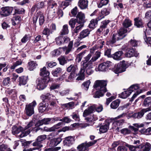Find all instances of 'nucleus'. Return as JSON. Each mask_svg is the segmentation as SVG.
Segmentation results:
<instances>
[{
	"label": "nucleus",
	"instance_id": "nucleus-3",
	"mask_svg": "<svg viewBox=\"0 0 151 151\" xmlns=\"http://www.w3.org/2000/svg\"><path fill=\"white\" fill-rule=\"evenodd\" d=\"M46 136L45 135H43L38 137L37 141L33 144V145L35 147L31 149V151L37 150H42L41 148L42 147V145L40 144V142L46 139Z\"/></svg>",
	"mask_w": 151,
	"mask_h": 151
},
{
	"label": "nucleus",
	"instance_id": "nucleus-46",
	"mask_svg": "<svg viewBox=\"0 0 151 151\" xmlns=\"http://www.w3.org/2000/svg\"><path fill=\"white\" fill-rule=\"evenodd\" d=\"M151 103V97H148L145 99L143 105L145 106H148Z\"/></svg>",
	"mask_w": 151,
	"mask_h": 151
},
{
	"label": "nucleus",
	"instance_id": "nucleus-39",
	"mask_svg": "<svg viewBox=\"0 0 151 151\" xmlns=\"http://www.w3.org/2000/svg\"><path fill=\"white\" fill-rule=\"evenodd\" d=\"M131 93V91H129L128 89L122 92L120 95V97L122 99H125L129 96Z\"/></svg>",
	"mask_w": 151,
	"mask_h": 151
},
{
	"label": "nucleus",
	"instance_id": "nucleus-25",
	"mask_svg": "<svg viewBox=\"0 0 151 151\" xmlns=\"http://www.w3.org/2000/svg\"><path fill=\"white\" fill-rule=\"evenodd\" d=\"M86 50H85L83 52H82L77 55L76 61V62L79 63L81 61L82 58L86 57Z\"/></svg>",
	"mask_w": 151,
	"mask_h": 151
},
{
	"label": "nucleus",
	"instance_id": "nucleus-26",
	"mask_svg": "<svg viewBox=\"0 0 151 151\" xmlns=\"http://www.w3.org/2000/svg\"><path fill=\"white\" fill-rule=\"evenodd\" d=\"M134 25L138 27H143V23L142 19L139 17H137L134 19Z\"/></svg>",
	"mask_w": 151,
	"mask_h": 151
},
{
	"label": "nucleus",
	"instance_id": "nucleus-8",
	"mask_svg": "<svg viewBox=\"0 0 151 151\" xmlns=\"http://www.w3.org/2000/svg\"><path fill=\"white\" fill-rule=\"evenodd\" d=\"M128 89L129 91H131V93L133 91L135 92L132 98V101H133L137 95L142 92V91L139 89V86L137 84L132 85Z\"/></svg>",
	"mask_w": 151,
	"mask_h": 151
},
{
	"label": "nucleus",
	"instance_id": "nucleus-50",
	"mask_svg": "<svg viewBox=\"0 0 151 151\" xmlns=\"http://www.w3.org/2000/svg\"><path fill=\"white\" fill-rule=\"evenodd\" d=\"M10 148L7 145L2 144L0 146V151H10Z\"/></svg>",
	"mask_w": 151,
	"mask_h": 151
},
{
	"label": "nucleus",
	"instance_id": "nucleus-21",
	"mask_svg": "<svg viewBox=\"0 0 151 151\" xmlns=\"http://www.w3.org/2000/svg\"><path fill=\"white\" fill-rule=\"evenodd\" d=\"M90 34V31L88 29L83 30L80 32L78 37V38L80 40L88 36Z\"/></svg>",
	"mask_w": 151,
	"mask_h": 151
},
{
	"label": "nucleus",
	"instance_id": "nucleus-42",
	"mask_svg": "<svg viewBox=\"0 0 151 151\" xmlns=\"http://www.w3.org/2000/svg\"><path fill=\"white\" fill-rule=\"evenodd\" d=\"M38 18H39V23L40 25H42L44 22V19L43 14L41 12L37 13Z\"/></svg>",
	"mask_w": 151,
	"mask_h": 151
},
{
	"label": "nucleus",
	"instance_id": "nucleus-61",
	"mask_svg": "<svg viewBox=\"0 0 151 151\" xmlns=\"http://www.w3.org/2000/svg\"><path fill=\"white\" fill-rule=\"evenodd\" d=\"M72 117L76 121H79L80 120L79 116L78 114L73 113L72 115Z\"/></svg>",
	"mask_w": 151,
	"mask_h": 151
},
{
	"label": "nucleus",
	"instance_id": "nucleus-28",
	"mask_svg": "<svg viewBox=\"0 0 151 151\" xmlns=\"http://www.w3.org/2000/svg\"><path fill=\"white\" fill-rule=\"evenodd\" d=\"M49 75L50 72L46 70V68L45 67H44L41 69L40 75L43 76V78H46V77L49 76Z\"/></svg>",
	"mask_w": 151,
	"mask_h": 151
},
{
	"label": "nucleus",
	"instance_id": "nucleus-55",
	"mask_svg": "<svg viewBox=\"0 0 151 151\" xmlns=\"http://www.w3.org/2000/svg\"><path fill=\"white\" fill-rule=\"evenodd\" d=\"M110 13V10L109 9L104 8L102 9L101 12L102 15H103L104 16L108 15Z\"/></svg>",
	"mask_w": 151,
	"mask_h": 151
},
{
	"label": "nucleus",
	"instance_id": "nucleus-51",
	"mask_svg": "<svg viewBox=\"0 0 151 151\" xmlns=\"http://www.w3.org/2000/svg\"><path fill=\"white\" fill-rule=\"evenodd\" d=\"M93 106H95V107L93 109V111L96 110V111L98 112H101L103 109V106L101 105H93Z\"/></svg>",
	"mask_w": 151,
	"mask_h": 151
},
{
	"label": "nucleus",
	"instance_id": "nucleus-60",
	"mask_svg": "<svg viewBox=\"0 0 151 151\" xmlns=\"http://www.w3.org/2000/svg\"><path fill=\"white\" fill-rule=\"evenodd\" d=\"M110 21L108 20H106L103 21L101 23V26L105 28L106 27L107 25L110 22Z\"/></svg>",
	"mask_w": 151,
	"mask_h": 151
},
{
	"label": "nucleus",
	"instance_id": "nucleus-15",
	"mask_svg": "<svg viewBox=\"0 0 151 151\" xmlns=\"http://www.w3.org/2000/svg\"><path fill=\"white\" fill-rule=\"evenodd\" d=\"M84 14L81 12H79L76 16V20L79 23H83L85 22Z\"/></svg>",
	"mask_w": 151,
	"mask_h": 151
},
{
	"label": "nucleus",
	"instance_id": "nucleus-62",
	"mask_svg": "<svg viewBox=\"0 0 151 151\" xmlns=\"http://www.w3.org/2000/svg\"><path fill=\"white\" fill-rule=\"evenodd\" d=\"M90 84V82L89 81H88L86 82H84L83 83V85L85 87V89L86 90H87Z\"/></svg>",
	"mask_w": 151,
	"mask_h": 151
},
{
	"label": "nucleus",
	"instance_id": "nucleus-40",
	"mask_svg": "<svg viewBox=\"0 0 151 151\" xmlns=\"http://www.w3.org/2000/svg\"><path fill=\"white\" fill-rule=\"evenodd\" d=\"M98 21L96 19H92L90 22L89 24V27L90 28H94L97 25Z\"/></svg>",
	"mask_w": 151,
	"mask_h": 151
},
{
	"label": "nucleus",
	"instance_id": "nucleus-54",
	"mask_svg": "<svg viewBox=\"0 0 151 151\" xmlns=\"http://www.w3.org/2000/svg\"><path fill=\"white\" fill-rule=\"evenodd\" d=\"M109 2V0H101L100 3L98 4V7L101 8L103 6L107 5Z\"/></svg>",
	"mask_w": 151,
	"mask_h": 151
},
{
	"label": "nucleus",
	"instance_id": "nucleus-24",
	"mask_svg": "<svg viewBox=\"0 0 151 151\" xmlns=\"http://www.w3.org/2000/svg\"><path fill=\"white\" fill-rule=\"evenodd\" d=\"M95 107V106H92L88 107L87 109H86L83 113V116L85 117L92 113L93 111V109Z\"/></svg>",
	"mask_w": 151,
	"mask_h": 151
},
{
	"label": "nucleus",
	"instance_id": "nucleus-48",
	"mask_svg": "<svg viewBox=\"0 0 151 151\" xmlns=\"http://www.w3.org/2000/svg\"><path fill=\"white\" fill-rule=\"evenodd\" d=\"M127 32V28H121L119 31L118 34L123 37L124 38L125 36L124 34L126 33Z\"/></svg>",
	"mask_w": 151,
	"mask_h": 151
},
{
	"label": "nucleus",
	"instance_id": "nucleus-14",
	"mask_svg": "<svg viewBox=\"0 0 151 151\" xmlns=\"http://www.w3.org/2000/svg\"><path fill=\"white\" fill-rule=\"evenodd\" d=\"M74 141V137L73 136L66 137L64 141V145L68 146H70L73 143Z\"/></svg>",
	"mask_w": 151,
	"mask_h": 151
},
{
	"label": "nucleus",
	"instance_id": "nucleus-47",
	"mask_svg": "<svg viewBox=\"0 0 151 151\" xmlns=\"http://www.w3.org/2000/svg\"><path fill=\"white\" fill-rule=\"evenodd\" d=\"M62 141V139L60 137L54 138L52 139L51 142L54 144V145L56 146L59 144Z\"/></svg>",
	"mask_w": 151,
	"mask_h": 151
},
{
	"label": "nucleus",
	"instance_id": "nucleus-1",
	"mask_svg": "<svg viewBox=\"0 0 151 151\" xmlns=\"http://www.w3.org/2000/svg\"><path fill=\"white\" fill-rule=\"evenodd\" d=\"M107 81L104 80H97L95 83L93 87L97 91L93 96L96 98H99L103 96L105 92L107 91L106 88Z\"/></svg>",
	"mask_w": 151,
	"mask_h": 151
},
{
	"label": "nucleus",
	"instance_id": "nucleus-20",
	"mask_svg": "<svg viewBox=\"0 0 151 151\" xmlns=\"http://www.w3.org/2000/svg\"><path fill=\"white\" fill-rule=\"evenodd\" d=\"M51 121V118H44L43 119L38 121L35 125L36 127H39L43 124H48Z\"/></svg>",
	"mask_w": 151,
	"mask_h": 151
},
{
	"label": "nucleus",
	"instance_id": "nucleus-9",
	"mask_svg": "<svg viewBox=\"0 0 151 151\" xmlns=\"http://www.w3.org/2000/svg\"><path fill=\"white\" fill-rule=\"evenodd\" d=\"M111 63L107 61L100 64L97 68H96V71L104 72L106 71L108 69L109 67L111 65Z\"/></svg>",
	"mask_w": 151,
	"mask_h": 151
},
{
	"label": "nucleus",
	"instance_id": "nucleus-31",
	"mask_svg": "<svg viewBox=\"0 0 151 151\" xmlns=\"http://www.w3.org/2000/svg\"><path fill=\"white\" fill-rule=\"evenodd\" d=\"M123 52L121 51H119L115 52L113 55V58L116 60H120L122 59V55Z\"/></svg>",
	"mask_w": 151,
	"mask_h": 151
},
{
	"label": "nucleus",
	"instance_id": "nucleus-41",
	"mask_svg": "<svg viewBox=\"0 0 151 151\" xmlns=\"http://www.w3.org/2000/svg\"><path fill=\"white\" fill-rule=\"evenodd\" d=\"M21 20V18L19 16L14 17L12 20L13 25H15L18 24L19 23Z\"/></svg>",
	"mask_w": 151,
	"mask_h": 151
},
{
	"label": "nucleus",
	"instance_id": "nucleus-17",
	"mask_svg": "<svg viewBox=\"0 0 151 151\" xmlns=\"http://www.w3.org/2000/svg\"><path fill=\"white\" fill-rule=\"evenodd\" d=\"M2 14L5 16H7L12 13L13 8L12 7H5L2 8Z\"/></svg>",
	"mask_w": 151,
	"mask_h": 151
},
{
	"label": "nucleus",
	"instance_id": "nucleus-23",
	"mask_svg": "<svg viewBox=\"0 0 151 151\" xmlns=\"http://www.w3.org/2000/svg\"><path fill=\"white\" fill-rule=\"evenodd\" d=\"M123 38V37L120 35L118 33H116L113 35L112 39L111 42L114 43L116 42V41L122 39Z\"/></svg>",
	"mask_w": 151,
	"mask_h": 151
},
{
	"label": "nucleus",
	"instance_id": "nucleus-2",
	"mask_svg": "<svg viewBox=\"0 0 151 151\" xmlns=\"http://www.w3.org/2000/svg\"><path fill=\"white\" fill-rule=\"evenodd\" d=\"M88 61H86L85 59L83 60L82 62L83 63L81 66V68L78 73V76L76 80H83L85 78V70L87 68H89L91 69L93 68V62L95 61L91 60L88 62Z\"/></svg>",
	"mask_w": 151,
	"mask_h": 151
},
{
	"label": "nucleus",
	"instance_id": "nucleus-34",
	"mask_svg": "<svg viewBox=\"0 0 151 151\" xmlns=\"http://www.w3.org/2000/svg\"><path fill=\"white\" fill-rule=\"evenodd\" d=\"M22 130V128L21 127H17L15 126H13L12 128V133L13 134H18Z\"/></svg>",
	"mask_w": 151,
	"mask_h": 151
},
{
	"label": "nucleus",
	"instance_id": "nucleus-53",
	"mask_svg": "<svg viewBox=\"0 0 151 151\" xmlns=\"http://www.w3.org/2000/svg\"><path fill=\"white\" fill-rule=\"evenodd\" d=\"M50 33H52V31H50L49 29L46 27L45 28L42 32V34L47 35V37Z\"/></svg>",
	"mask_w": 151,
	"mask_h": 151
},
{
	"label": "nucleus",
	"instance_id": "nucleus-44",
	"mask_svg": "<svg viewBox=\"0 0 151 151\" xmlns=\"http://www.w3.org/2000/svg\"><path fill=\"white\" fill-rule=\"evenodd\" d=\"M132 24L131 21L127 18L124 20L123 23V25L126 28L130 27Z\"/></svg>",
	"mask_w": 151,
	"mask_h": 151
},
{
	"label": "nucleus",
	"instance_id": "nucleus-43",
	"mask_svg": "<svg viewBox=\"0 0 151 151\" xmlns=\"http://www.w3.org/2000/svg\"><path fill=\"white\" fill-rule=\"evenodd\" d=\"M29 70H33L36 68L37 65L34 61H31L29 62Z\"/></svg>",
	"mask_w": 151,
	"mask_h": 151
},
{
	"label": "nucleus",
	"instance_id": "nucleus-32",
	"mask_svg": "<svg viewBox=\"0 0 151 151\" xmlns=\"http://www.w3.org/2000/svg\"><path fill=\"white\" fill-rule=\"evenodd\" d=\"M83 27V24L79 23L76 26V27L73 31V34H77L81 30Z\"/></svg>",
	"mask_w": 151,
	"mask_h": 151
},
{
	"label": "nucleus",
	"instance_id": "nucleus-56",
	"mask_svg": "<svg viewBox=\"0 0 151 151\" xmlns=\"http://www.w3.org/2000/svg\"><path fill=\"white\" fill-rule=\"evenodd\" d=\"M77 76L76 73L71 72L68 77V79L70 81H73Z\"/></svg>",
	"mask_w": 151,
	"mask_h": 151
},
{
	"label": "nucleus",
	"instance_id": "nucleus-64",
	"mask_svg": "<svg viewBox=\"0 0 151 151\" xmlns=\"http://www.w3.org/2000/svg\"><path fill=\"white\" fill-rule=\"evenodd\" d=\"M145 18L148 19H151V10L147 11L145 14Z\"/></svg>",
	"mask_w": 151,
	"mask_h": 151
},
{
	"label": "nucleus",
	"instance_id": "nucleus-45",
	"mask_svg": "<svg viewBox=\"0 0 151 151\" xmlns=\"http://www.w3.org/2000/svg\"><path fill=\"white\" fill-rule=\"evenodd\" d=\"M60 64L61 65H64L67 63V60L64 56H61L58 58Z\"/></svg>",
	"mask_w": 151,
	"mask_h": 151
},
{
	"label": "nucleus",
	"instance_id": "nucleus-12",
	"mask_svg": "<svg viewBox=\"0 0 151 151\" xmlns=\"http://www.w3.org/2000/svg\"><path fill=\"white\" fill-rule=\"evenodd\" d=\"M62 124V122H59L50 128L45 127L44 128V131L46 132L54 131L56 130L59 129Z\"/></svg>",
	"mask_w": 151,
	"mask_h": 151
},
{
	"label": "nucleus",
	"instance_id": "nucleus-38",
	"mask_svg": "<svg viewBox=\"0 0 151 151\" xmlns=\"http://www.w3.org/2000/svg\"><path fill=\"white\" fill-rule=\"evenodd\" d=\"M27 77L25 76H22L19 78V84L24 85L27 83Z\"/></svg>",
	"mask_w": 151,
	"mask_h": 151
},
{
	"label": "nucleus",
	"instance_id": "nucleus-36",
	"mask_svg": "<svg viewBox=\"0 0 151 151\" xmlns=\"http://www.w3.org/2000/svg\"><path fill=\"white\" fill-rule=\"evenodd\" d=\"M78 68L77 66L74 65H71L69 66L67 69V71L68 72H71L76 73V71L78 70Z\"/></svg>",
	"mask_w": 151,
	"mask_h": 151
},
{
	"label": "nucleus",
	"instance_id": "nucleus-4",
	"mask_svg": "<svg viewBox=\"0 0 151 151\" xmlns=\"http://www.w3.org/2000/svg\"><path fill=\"white\" fill-rule=\"evenodd\" d=\"M128 67L127 64L125 61L123 60L118 63L115 67L114 71L116 73H118L125 71L126 69Z\"/></svg>",
	"mask_w": 151,
	"mask_h": 151
},
{
	"label": "nucleus",
	"instance_id": "nucleus-11",
	"mask_svg": "<svg viewBox=\"0 0 151 151\" xmlns=\"http://www.w3.org/2000/svg\"><path fill=\"white\" fill-rule=\"evenodd\" d=\"M69 39L68 37L60 36L55 38L57 44L59 45L65 43H67L69 41Z\"/></svg>",
	"mask_w": 151,
	"mask_h": 151
},
{
	"label": "nucleus",
	"instance_id": "nucleus-33",
	"mask_svg": "<svg viewBox=\"0 0 151 151\" xmlns=\"http://www.w3.org/2000/svg\"><path fill=\"white\" fill-rule=\"evenodd\" d=\"M109 123L107 124L103 125L100 127L99 131L100 132L102 133H104L106 132L109 129Z\"/></svg>",
	"mask_w": 151,
	"mask_h": 151
},
{
	"label": "nucleus",
	"instance_id": "nucleus-37",
	"mask_svg": "<svg viewBox=\"0 0 151 151\" xmlns=\"http://www.w3.org/2000/svg\"><path fill=\"white\" fill-rule=\"evenodd\" d=\"M78 23L76 19H71L69 21V24L71 28H74L76 26Z\"/></svg>",
	"mask_w": 151,
	"mask_h": 151
},
{
	"label": "nucleus",
	"instance_id": "nucleus-63",
	"mask_svg": "<svg viewBox=\"0 0 151 151\" xmlns=\"http://www.w3.org/2000/svg\"><path fill=\"white\" fill-rule=\"evenodd\" d=\"M126 146L128 148L129 150L131 151H134L136 150V149L138 148V146H134L133 145H127Z\"/></svg>",
	"mask_w": 151,
	"mask_h": 151
},
{
	"label": "nucleus",
	"instance_id": "nucleus-59",
	"mask_svg": "<svg viewBox=\"0 0 151 151\" xmlns=\"http://www.w3.org/2000/svg\"><path fill=\"white\" fill-rule=\"evenodd\" d=\"M121 132L124 135H126L129 134L131 132V131L127 128H125L121 129Z\"/></svg>",
	"mask_w": 151,
	"mask_h": 151
},
{
	"label": "nucleus",
	"instance_id": "nucleus-18",
	"mask_svg": "<svg viewBox=\"0 0 151 151\" xmlns=\"http://www.w3.org/2000/svg\"><path fill=\"white\" fill-rule=\"evenodd\" d=\"M41 98L43 100L47 99L48 100H55L56 98L53 95L49 93H47L45 95H42L41 97Z\"/></svg>",
	"mask_w": 151,
	"mask_h": 151
},
{
	"label": "nucleus",
	"instance_id": "nucleus-27",
	"mask_svg": "<svg viewBox=\"0 0 151 151\" xmlns=\"http://www.w3.org/2000/svg\"><path fill=\"white\" fill-rule=\"evenodd\" d=\"M96 49V47H93L90 49V53L87 56L84 57V59H85L86 61H88L90 59L95 50Z\"/></svg>",
	"mask_w": 151,
	"mask_h": 151
},
{
	"label": "nucleus",
	"instance_id": "nucleus-6",
	"mask_svg": "<svg viewBox=\"0 0 151 151\" xmlns=\"http://www.w3.org/2000/svg\"><path fill=\"white\" fill-rule=\"evenodd\" d=\"M46 78H39L36 80L37 88L40 90L44 89L46 87V84L47 83Z\"/></svg>",
	"mask_w": 151,
	"mask_h": 151
},
{
	"label": "nucleus",
	"instance_id": "nucleus-57",
	"mask_svg": "<svg viewBox=\"0 0 151 151\" xmlns=\"http://www.w3.org/2000/svg\"><path fill=\"white\" fill-rule=\"evenodd\" d=\"M100 52L96 51L95 54L94 56L92 58L91 60L95 61L100 57Z\"/></svg>",
	"mask_w": 151,
	"mask_h": 151
},
{
	"label": "nucleus",
	"instance_id": "nucleus-52",
	"mask_svg": "<svg viewBox=\"0 0 151 151\" xmlns=\"http://www.w3.org/2000/svg\"><path fill=\"white\" fill-rule=\"evenodd\" d=\"M61 48H59L58 49H55L51 52V54L52 56H58L60 55L61 52L59 49Z\"/></svg>",
	"mask_w": 151,
	"mask_h": 151
},
{
	"label": "nucleus",
	"instance_id": "nucleus-49",
	"mask_svg": "<svg viewBox=\"0 0 151 151\" xmlns=\"http://www.w3.org/2000/svg\"><path fill=\"white\" fill-rule=\"evenodd\" d=\"M44 102H43V103L40 104L39 105V111L41 113L44 112L46 109V106L44 104Z\"/></svg>",
	"mask_w": 151,
	"mask_h": 151
},
{
	"label": "nucleus",
	"instance_id": "nucleus-16",
	"mask_svg": "<svg viewBox=\"0 0 151 151\" xmlns=\"http://www.w3.org/2000/svg\"><path fill=\"white\" fill-rule=\"evenodd\" d=\"M73 42L72 41H70L68 46L64 47L61 48L63 51H65V54L66 55L68 54L70 52H71L73 49Z\"/></svg>",
	"mask_w": 151,
	"mask_h": 151
},
{
	"label": "nucleus",
	"instance_id": "nucleus-58",
	"mask_svg": "<svg viewBox=\"0 0 151 151\" xmlns=\"http://www.w3.org/2000/svg\"><path fill=\"white\" fill-rule=\"evenodd\" d=\"M30 37L29 35H25L21 39V41L23 43H25L30 40Z\"/></svg>",
	"mask_w": 151,
	"mask_h": 151
},
{
	"label": "nucleus",
	"instance_id": "nucleus-30",
	"mask_svg": "<svg viewBox=\"0 0 151 151\" xmlns=\"http://www.w3.org/2000/svg\"><path fill=\"white\" fill-rule=\"evenodd\" d=\"M63 71L62 69L60 67H58L53 70L52 73L54 76L58 77V75L61 74Z\"/></svg>",
	"mask_w": 151,
	"mask_h": 151
},
{
	"label": "nucleus",
	"instance_id": "nucleus-29",
	"mask_svg": "<svg viewBox=\"0 0 151 151\" xmlns=\"http://www.w3.org/2000/svg\"><path fill=\"white\" fill-rule=\"evenodd\" d=\"M68 26L67 24H65L63 26L60 32L61 35H65L68 33L69 30Z\"/></svg>",
	"mask_w": 151,
	"mask_h": 151
},
{
	"label": "nucleus",
	"instance_id": "nucleus-13",
	"mask_svg": "<svg viewBox=\"0 0 151 151\" xmlns=\"http://www.w3.org/2000/svg\"><path fill=\"white\" fill-rule=\"evenodd\" d=\"M139 53L135 51L133 49H129L127 52L125 53V56L127 58H130L133 56L135 57H138Z\"/></svg>",
	"mask_w": 151,
	"mask_h": 151
},
{
	"label": "nucleus",
	"instance_id": "nucleus-22",
	"mask_svg": "<svg viewBox=\"0 0 151 151\" xmlns=\"http://www.w3.org/2000/svg\"><path fill=\"white\" fill-rule=\"evenodd\" d=\"M138 148L143 149V151H150L151 149V145L149 143L147 142L145 145L141 144L138 146Z\"/></svg>",
	"mask_w": 151,
	"mask_h": 151
},
{
	"label": "nucleus",
	"instance_id": "nucleus-7",
	"mask_svg": "<svg viewBox=\"0 0 151 151\" xmlns=\"http://www.w3.org/2000/svg\"><path fill=\"white\" fill-rule=\"evenodd\" d=\"M96 142V140H94L93 142H89L88 143H83L77 147V149L79 151L88 150V147L94 144Z\"/></svg>",
	"mask_w": 151,
	"mask_h": 151
},
{
	"label": "nucleus",
	"instance_id": "nucleus-35",
	"mask_svg": "<svg viewBox=\"0 0 151 151\" xmlns=\"http://www.w3.org/2000/svg\"><path fill=\"white\" fill-rule=\"evenodd\" d=\"M120 101L119 99H116L113 101L111 104L110 106L111 108L116 109L119 106Z\"/></svg>",
	"mask_w": 151,
	"mask_h": 151
},
{
	"label": "nucleus",
	"instance_id": "nucleus-19",
	"mask_svg": "<svg viewBox=\"0 0 151 151\" xmlns=\"http://www.w3.org/2000/svg\"><path fill=\"white\" fill-rule=\"evenodd\" d=\"M88 1L87 0H79L78 5L82 9L87 8L88 6Z\"/></svg>",
	"mask_w": 151,
	"mask_h": 151
},
{
	"label": "nucleus",
	"instance_id": "nucleus-5",
	"mask_svg": "<svg viewBox=\"0 0 151 151\" xmlns=\"http://www.w3.org/2000/svg\"><path fill=\"white\" fill-rule=\"evenodd\" d=\"M36 104L35 101H34L32 103L26 105L24 112L27 116H30L34 113V107Z\"/></svg>",
	"mask_w": 151,
	"mask_h": 151
},
{
	"label": "nucleus",
	"instance_id": "nucleus-10",
	"mask_svg": "<svg viewBox=\"0 0 151 151\" xmlns=\"http://www.w3.org/2000/svg\"><path fill=\"white\" fill-rule=\"evenodd\" d=\"M150 111H151V108L150 107L143 109L140 111L132 115V117L134 118L140 119L143 116L145 113Z\"/></svg>",
	"mask_w": 151,
	"mask_h": 151
}]
</instances>
